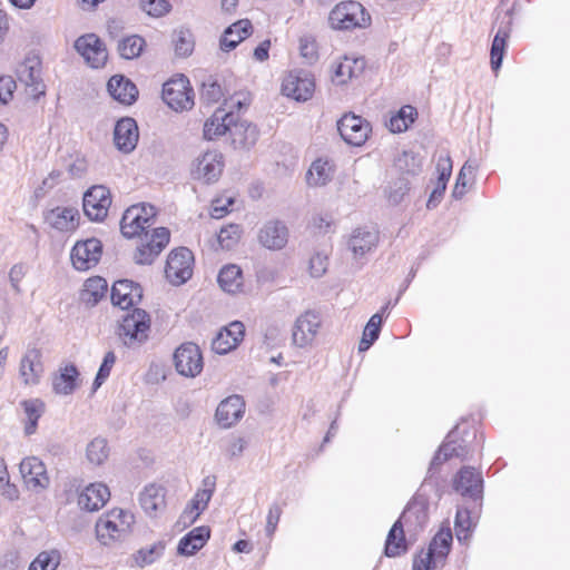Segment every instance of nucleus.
<instances>
[{"instance_id":"obj_1","label":"nucleus","mask_w":570,"mask_h":570,"mask_svg":"<svg viewBox=\"0 0 570 570\" xmlns=\"http://www.w3.org/2000/svg\"><path fill=\"white\" fill-rule=\"evenodd\" d=\"M136 518L132 511L112 508L104 512L96 521L95 534L104 547H114L124 542L132 532Z\"/></svg>"},{"instance_id":"obj_2","label":"nucleus","mask_w":570,"mask_h":570,"mask_svg":"<svg viewBox=\"0 0 570 570\" xmlns=\"http://www.w3.org/2000/svg\"><path fill=\"white\" fill-rule=\"evenodd\" d=\"M327 23L334 31H353L368 28L372 23V18L362 3L346 0L336 3L331 9Z\"/></svg>"},{"instance_id":"obj_3","label":"nucleus","mask_w":570,"mask_h":570,"mask_svg":"<svg viewBox=\"0 0 570 570\" xmlns=\"http://www.w3.org/2000/svg\"><path fill=\"white\" fill-rule=\"evenodd\" d=\"M224 168V155L217 149H207L191 159L188 173L194 183L200 186H210L220 179Z\"/></svg>"},{"instance_id":"obj_4","label":"nucleus","mask_w":570,"mask_h":570,"mask_svg":"<svg viewBox=\"0 0 570 570\" xmlns=\"http://www.w3.org/2000/svg\"><path fill=\"white\" fill-rule=\"evenodd\" d=\"M452 539V532L449 528L441 529L429 548L415 556L412 570H435L443 567L451 549Z\"/></svg>"},{"instance_id":"obj_5","label":"nucleus","mask_w":570,"mask_h":570,"mask_svg":"<svg viewBox=\"0 0 570 570\" xmlns=\"http://www.w3.org/2000/svg\"><path fill=\"white\" fill-rule=\"evenodd\" d=\"M323 327V316L315 309L301 313L292 326V344L298 348L312 347Z\"/></svg>"},{"instance_id":"obj_6","label":"nucleus","mask_w":570,"mask_h":570,"mask_svg":"<svg viewBox=\"0 0 570 570\" xmlns=\"http://www.w3.org/2000/svg\"><path fill=\"white\" fill-rule=\"evenodd\" d=\"M315 91V79L312 72L304 69H292L282 77L281 92L295 101L309 100Z\"/></svg>"},{"instance_id":"obj_7","label":"nucleus","mask_w":570,"mask_h":570,"mask_svg":"<svg viewBox=\"0 0 570 570\" xmlns=\"http://www.w3.org/2000/svg\"><path fill=\"white\" fill-rule=\"evenodd\" d=\"M156 208L150 204H136L128 207L121 218L120 229L125 237H138L154 223Z\"/></svg>"},{"instance_id":"obj_8","label":"nucleus","mask_w":570,"mask_h":570,"mask_svg":"<svg viewBox=\"0 0 570 570\" xmlns=\"http://www.w3.org/2000/svg\"><path fill=\"white\" fill-rule=\"evenodd\" d=\"M150 316L140 308L134 309L124 317L120 325V336L127 346H135L145 343L149 337Z\"/></svg>"},{"instance_id":"obj_9","label":"nucleus","mask_w":570,"mask_h":570,"mask_svg":"<svg viewBox=\"0 0 570 570\" xmlns=\"http://www.w3.org/2000/svg\"><path fill=\"white\" fill-rule=\"evenodd\" d=\"M163 99L175 111L191 109L194 106V92L188 78L180 75L163 86Z\"/></svg>"},{"instance_id":"obj_10","label":"nucleus","mask_w":570,"mask_h":570,"mask_svg":"<svg viewBox=\"0 0 570 570\" xmlns=\"http://www.w3.org/2000/svg\"><path fill=\"white\" fill-rule=\"evenodd\" d=\"M43 219L51 229L61 234H71L79 227L81 216L76 205L60 204L47 209Z\"/></svg>"},{"instance_id":"obj_11","label":"nucleus","mask_w":570,"mask_h":570,"mask_svg":"<svg viewBox=\"0 0 570 570\" xmlns=\"http://www.w3.org/2000/svg\"><path fill=\"white\" fill-rule=\"evenodd\" d=\"M41 60L38 56H28L17 68V77L26 86L29 97L38 100L46 94V86L41 77Z\"/></svg>"},{"instance_id":"obj_12","label":"nucleus","mask_w":570,"mask_h":570,"mask_svg":"<svg viewBox=\"0 0 570 570\" xmlns=\"http://www.w3.org/2000/svg\"><path fill=\"white\" fill-rule=\"evenodd\" d=\"M174 365L176 372L187 379L198 376L204 368L203 354L195 343H184L174 353Z\"/></svg>"},{"instance_id":"obj_13","label":"nucleus","mask_w":570,"mask_h":570,"mask_svg":"<svg viewBox=\"0 0 570 570\" xmlns=\"http://www.w3.org/2000/svg\"><path fill=\"white\" fill-rule=\"evenodd\" d=\"M193 267L194 256L188 248L180 247L174 249L167 258L165 268L166 278L173 285H181L191 277Z\"/></svg>"},{"instance_id":"obj_14","label":"nucleus","mask_w":570,"mask_h":570,"mask_svg":"<svg viewBox=\"0 0 570 570\" xmlns=\"http://www.w3.org/2000/svg\"><path fill=\"white\" fill-rule=\"evenodd\" d=\"M111 205V195L104 185L91 186L82 198V208L85 215L91 222H102L107 216Z\"/></svg>"},{"instance_id":"obj_15","label":"nucleus","mask_w":570,"mask_h":570,"mask_svg":"<svg viewBox=\"0 0 570 570\" xmlns=\"http://www.w3.org/2000/svg\"><path fill=\"white\" fill-rule=\"evenodd\" d=\"M102 255V244L98 238L78 240L70 250L72 266L80 272L95 267Z\"/></svg>"},{"instance_id":"obj_16","label":"nucleus","mask_w":570,"mask_h":570,"mask_svg":"<svg viewBox=\"0 0 570 570\" xmlns=\"http://www.w3.org/2000/svg\"><path fill=\"white\" fill-rule=\"evenodd\" d=\"M19 470L28 490L39 493L49 487L50 478L45 463L40 459L36 456L24 458L20 462Z\"/></svg>"},{"instance_id":"obj_17","label":"nucleus","mask_w":570,"mask_h":570,"mask_svg":"<svg viewBox=\"0 0 570 570\" xmlns=\"http://www.w3.org/2000/svg\"><path fill=\"white\" fill-rule=\"evenodd\" d=\"M379 242L380 234L376 228L357 227L347 239V249L354 261L361 262L377 247Z\"/></svg>"},{"instance_id":"obj_18","label":"nucleus","mask_w":570,"mask_h":570,"mask_svg":"<svg viewBox=\"0 0 570 570\" xmlns=\"http://www.w3.org/2000/svg\"><path fill=\"white\" fill-rule=\"evenodd\" d=\"M413 518L419 519L417 512L409 508L391 528L385 542L387 557H399L407 551L404 527L409 530Z\"/></svg>"},{"instance_id":"obj_19","label":"nucleus","mask_w":570,"mask_h":570,"mask_svg":"<svg viewBox=\"0 0 570 570\" xmlns=\"http://www.w3.org/2000/svg\"><path fill=\"white\" fill-rule=\"evenodd\" d=\"M337 129L345 142L362 146L372 130L367 120L356 115H344L337 122Z\"/></svg>"},{"instance_id":"obj_20","label":"nucleus","mask_w":570,"mask_h":570,"mask_svg":"<svg viewBox=\"0 0 570 570\" xmlns=\"http://www.w3.org/2000/svg\"><path fill=\"white\" fill-rule=\"evenodd\" d=\"M76 51L91 68L105 66L108 52L105 43L95 33H87L75 41Z\"/></svg>"},{"instance_id":"obj_21","label":"nucleus","mask_w":570,"mask_h":570,"mask_svg":"<svg viewBox=\"0 0 570 570\" xmlns=\"http://www.w3.org/2000/svg\"><path fill=\"white\" fill-rule=\"evenodd\" d=\"M214 490L215 482L212 479L206 478L203 481V488L196 491L190 502L181 513L179 523H183L184 527L195 523L200 514L207 509Z\"/></svg>"},{"instance_id":"obj_22","label":"nucleus","mask_w":570,"mask_h":570,"mask_svg":"<svg viewBox=\"0 0 570 570\" xmlns=\"http://www.w3.org/2000/svg\"><path fill=\"white\" fill-rule=\"evenodd\" d=\"M45 373L42 353L37 347L28 348L19 364V377L24 386H36Z\"/></svg>"},{"instance_id":"obj_23","label":"nucleus","mask_w":570,"mask_h":570,"mask_svg":"<svg viewBox=\"0 0 570 570\" xmlns=\"http://www.w3.org/2000/svg\"><path fill=\"white\" fill-rule=\"evenodd\" d=\"M365 68V60L355 55H345L333 61L331 80L334 85L343 86L358 77Z\"/></svg>"},{"instance_id":"obj_24","label":"nucleus","mask_w":570,"mask_h":570,"mask_svg":"<svg viewBox=\"0 0 570 570\" xmlns=\"http://www.w3.org/2000/svg\"><path fill=\"white\" fill-rule=\"evenodd\" d=\"M110 490L104 482H92L78 490L77 504L81 510L95 512L106 505Z\"/></svg>"},{"instance_id":"obj_25","label":"nucleus","mask_w":570,"mask_h":570,"mask_svg":"<svg viewBox=\"0 0 570 570\" xmlns=\"http://www.w3.org/2000/svg\"><path fill=\"white\" fill-rule=\"evenodd\" d=\"M245 326L242 322L234 321L220 328L212 341V350L219 355H225L235 350L243 341Z\"/></svg>"},{"instance_id":"obj_26","label":"nucleus","mask_w":570,"mask_h":570,"mask_svg":"<svg viewBox=\"0 0 570 570\" xmlns=\"http://www.w3.org/2000/svg\"><path fill=\"white\" fill-rule=\"evenodd\" d=\"M139 140V129L136 120L130 117L119 119L114 128L115 147L122 154L132 153Z\"/></svg>"},{"instance_id":"obj_27","label":"nucleus","mask_w":570,"mask_h":570,"mask_svg":"<svg viewBox=\"0 0 570 570\" xmlns=\"http://www.w3.org/2000/svg\"><path fill=\"white\" fill-rule=\"evenodd\" d=\"M257 239L266 249L281 250L288 242V229L281 220H268L259 228Z\"/></svg>"},{"instance_id":"obj_28","label":"nucleus","mask_w":570,"mask_h":570,"mask_svg":"<svg viewBox=\"0 0 570 570\" xmlns=\"http://www.w3.org/2000/svg\"><path fill=\"white\" fill-rule=\"evenodd\" d=\"M79 375L75 364H61L51 377L53 393L59 396L71 395L80 385Z\"/></svg>"},{"instance_id":"obj_29","label":"nucleus","mask_w":570,"mask_h":570,"mask_svg":"<svg viewBox=\"0 0 570 570\" xmlns=\"http://www.w3.org/2000/svg\"><path fill=\"white\" fill-rule=\"evenodd\" d=\"M336 165L328 157H318L313 160L305 174V183L311 188H321L328 185L335 175Z\"/></svg>"},{"instance_id":"obj_30","label":"nucleus","mask_w":570,"mask_h":570,"mask_svg":"<svg viewBox=\"0 0 570 570\" xmlns=\"http://www.w3.org/2000/svg\"><path fill=\"white\" fill-rule=\"evenodd\" d=\"M245 402L239 395H230L220 401L216 409L215 419L223 429L234 426L244 415Z\"/></svg>"},{"instance_id":"obj_31","label":"nucleus","mask_w":570,"mask_h":570,"mask_svg":"<svg viewBox=\"0 0 570 570\" xmlns=\"http://www.w3.org/2000/svg\"><path fill=\"white\" fill-rule=\"evenodd\" d=\"M142 289L139 284L129 279H119L111 288V302L121 309H127L140 302Z\"/></svg>"},{"instance_id":"obj_32","label":"nucleus","mask_w":570,"mask_h":570,"mask_svg":"<svg viewBox=\"0 0 570 570\" xmlns=\"http://www.w3.org/2000/svg\"><path fill=\"white\" fill-rule=\"evenodd\" d=\"M139 503L149 518H157L166 508V490L163 485L147 484L139 494Z\"/></svg>"},{"instance_id":"obj_33","label":"nucleus","mask_w":570,"mask_h":570,"mask_svg":"<svg viewBox=\"0 0 570 570\" xmlns=\"http://www.w3.org/2000/svg\"><path fill=\"white\" fill-rule=\"evenodd\" d=\"M234 118L233 112L226 111L223 108L216 109L204 122L203 138L207 141L219 139L222 136L229 132Z\"/></svg>"},{"instance_id":"obj_34","label":"nucleus","mask_w":570,"mask_h":570,"mask_svg":"<svg viewBox=\"0 0 570 570\" xmlns=\"http://www.w3.org/2000/svg\"><path fill=\"white\" fill-rule=\"evenodd\" d=\"M107 90L114 100L124 106H131L138 98L136 85L122 75L112 76L107 82Z\"/></svg>"},{"instance_id":"obj_35","label":"nucleus","mask_w":570,"mask_h":570,"mask_svg":"<svg viewBox=\"0 0 570 570\" xmlns=\"http://www.w3.org/2000/svg\"><path fill=\"white\" fill-rule=\"evenodd\" d=\"M229 138L235 149L247 150L256 144L258 129L250 122L245 120L237 121L236 118H234L229 129Z\"/></svg>"},{"instance_id":"obj_36","label":"nucleus","mask_w":570,"mask_h":570,"mask_svg":"<svg viewBox=\"0 0 570 570\" xmlns=\"http://www.w3.org/2000/svg\"><path fill=\"white\" fill-rule=\"evenodd\" d=\"M210 538V529L206 525L196 527L186 533L177 544V553L183 557L195 556Z\"/></svg>"},{"instance_id":"obj_37","label":"nucleus","mask_w":570,"mask_h":570,"mask_svg":"<svg viewBox=\"0 0 570 570\" xmlns=\"http://www.w3.org/2000/svg\"><path fill=\"white\" fill-rule=\"evenodd\" d=\"M253 32L252 22L248 19H242L230 24L222 35L219 48L224 52L234 50L242 41L247 39Z\"/></svg>"},{"instance_id":"obj_38","label":"nucleus","mask_w":570,"mask_h":570,"mask_svg":"<svg viewBox=\"0 0 570 570\" xmlns=\"http://www.w3.org/2000/svg\"><path fill=\"white\" fill-rule=\"evenodd\" d=\"M438 179L426 203L428 208H434L440 203L446 189L448 181L452 174V160L450 156H441L436 164Z\"/></svg>"},{"instance_id":"obj_39","label":"nucleus","mask_w":570,"mask_h":570,"mask_svg":"<svg viewBox=\"0 0 570 570\" xmlns=\"http://www.w3.org/2000/svg\"><path fill=\"white\" fill-rule=\"evenodd\" d=\"M481 487L480 473L472 468H463L454 480V488L462 495L476 498L481 492Z\"/></svg>"},{"instance_id":"obj_40","label":"nucleus","mask_w":570,"mask_h":570,"mask_svg":"<svg viewBox=\"0 0 570 570\" xmlns=\"http://www.w3.org/2000/svg\"><path fill=\"white\" fill-rule=\"evenodd\" d=\"M219 287L228 294H237L243 291L244 277L239 266L229 264L224 266L217 277Z\"/></svg>"},{"instance_id":"obj_41","label":"nucleus","mask_w":570,"mask_h":570,"mask_svg":"<svg viewBox=\"0 0 570 570\" xmlns=\"http://www.w3.org/2000/svg\"><path fill=\"white\" fill-rule=\"evenodd\" d=\"M110 445L107 439L96 436L90 440L85 448V458L89 465L97 468L102 466L110 456Z\"/></svg>"},{"instance_id":"obj_42","label":"nucleus","mask_w":570,"mask_h":570,"mask_svg":"<svg viewBox=\"0 0 570 570\" xmlns=\"http://www.w3.org/2000/svg\"><path fill=\"white\" fill-rule=\"evenodd\" d=\"M417 118V110L411 105L402 106L396 112L392 114L387 128L393 134L406 131Z\"/></svg>"},{"instance_id":"obj_43","label":"nucleus","mask_w":570,"mask_h":570,"mask_svg":"<svg viewBox=\"0 0 570 570\" xmlns=\"http://www.w3.org/2000/svg\"><path fill=\"white\" fill-rule=\"evenodd\" d=\"M24 413V433L31 435L36 432L38 421L45 412V403L40 399H30L21 402Z\"/></svg>"},{"instance_id":"obj_44","label":"nucleus","mask_w":570,"mask_h":570,"mask_svg":"<svg viewBox=\"0 0 570 570\" xmlns=\"http://www.w3.org/2000/svg\"><path fill=\"white\" fill-rule=\"evenodd\" d=\"M107 288L108 284L105 278L90 277L83 284L81 299L88 305H95L106 295Z\"/></svg>"},{"instance_id":"obj_45","label":"nucleus","mask_w":570,"mask_h":570,"mask_svg":"<svg viewBox=\"0 0 570 570\" xmlns=\"http://www.w3.org/2000/svg\"><path fill=\"white\" fill-rule=\"evenodd\" d=\"M164 551L165 543L161 541L155 542L149 547H144L131 556L132 566L140 569L150 566L161 558Z\"/></svg>"},{"instance_id":"obj_46","label":"nucleus","mask_w":570,"mask_h":570,"mask_svg":"<svg viewBox=\"0 0 570 570\" xmlns=\"http://www.w3.org/2000/svg\"><path fill=\"white\" fill-rule=\"evenodd\" d=\"M509 37L510 30L507 28H500L493 38L490 56L491 67L494 71H498L502 65Z\"/></svg>"},{"instance_id":"obj_47","label":"nucleus","mask_w":570,"mask_h":570,"mask_svg":"<svg viewBox=\"0 0 570 570\" xmlns=\"http://www.w3.org/2000/svg\"><path fill=\"white\" fill-rule=\"evenodd\" d=\"M173 47L176 56L188 57L194 51L195 40L191 31L186 28H178L173 32Z\"/></svg>"},{"instance_id":"obj_48","label":"nucleus","mask_w":570,"mask_h":570,"mask_svg":"<svg viewBox=\"0 0 570 570\" xmlns=\"http://www.w3.org/2000/svg\"><path fill=\"white\" fill-rule=\"evenodd\" d=\"M480 164L478 159L469 158L463 166L461 167L454 188L452 190V196L456 199L462 198L465 195L466 186H468V176H473L479 169Z\"/></svg>"},{"instance_id":"obj_49","label":"nucleus","mask_w":570,"mask_h":570,"mask_svg":"<svg viewBox=\"0 0 570 570\" xmlns=\"http://www.w3.org/2000/svg\"><path fill=\"white\" fill-rule=\"evenodd\" d=\"M382 323L383 317L380 313H375L374 315L371 316L367 324L365 325L362 338L358 344L360 352L367 351L371 347V345L377 340Z\"/></svg>"},{"instance_id":"obj_50","label":"nucleus","mask_w":570,"mask_h":570,"mask_svg":"<svg viewBox=\"0 0 570 570\" xmlns=\"http://www.w3.org/2000/svg\"><path fill=\"white\" fill-rule=\"evenodd\" d=\"M242 227L237 224H229L220 228L216 235V242L222 249H232L240 240Z\"/></svg>"},{"instance_id":"obj_51","label":"nucleus","mask_w":570,"mask_h":570,"mask_svg":"<svg viewBox=\"0 0 570 570\" xmlns=\"http://www.w3.org/2000/svg\"><path fill=\"white\" fill-rule=\"evenodd\" d=\"M60 560L61 556L58 550L42 551L33 559L28 570H56Z\"/></svg>"},{"instance_id":"obj_52","label":"nucleus","mask_w":570,"mask_h":570,"mask_svg":"<svg viewBox=\"0 0 570 570\" xmlns=\"http://www.w3.org/2000/svg\"><path fill=\"white\" fill-rule=\"evenodd\" d=\"M144 46L145 40L140 36L134 35L124 38L118 43V51L122 58L134 59L141 53Z\"/></svg>"},{"instance_id":"obj_53","label":"nucleus","mask_w":570,"mask_h":570,"mask_svg":"<svg viewBox=\"0 0 570 570\" xmlns=\"http://www.w3.org/2000/svg\"><path fill=\"white\" fill-rule=\"evenodd\" d=\"M472 520L470 512L465 509H460L455 518V535L458 541L468 542L472 531Z\"/></svg>"},{"instance_id":"obj_54","label":"nucleus","mask_w":570,"mask_h":570,"mask_svg":"<svg viewBox=\"0 0 570 570\" xmlns=\"http://www.w3.org/2000/svg\"><path fill=\"white\" fill-rule=\"evenodd\" d=\"M139 8L149 17L161 18L171 10L168 0H138Z\"/></svg>"},{"instance_id":"obj_55","label":"nucleus","mask_w":570,"mask_h":570,"mask_svg":"<svg viewBox=\"0 0 570 570\" xmlns=\"http://www.w3.org/2000/svg\"><path fill=\"white\" fill-rule=\"evenodd\" d=\"M235 203V197L230 193L218 195L210 206V215L213 218L219 219L226 216Z\"/></svg>"},{"instance_id":"obj_56","label":"nucleus","mask_w":570,"mask_h":570,"mask_svg":"<svg viewBox=\"0 0 570 570\" xmlns=\"http://www.w3.org/2000/svg\"><path fill=\"white\" fill-rule=\"evenodd\" d=\"M299 56L308 65L314 63L318 59L317 43L312 36H302L298 40Z\"/></svg>"},{"instance_id":"obj_57","label":"nucleus","mask_w":570,"mask_h":570,"mask_svg":"<svg viewBox=\"0 0 570 570\" xmlns=\"http://www.w3.org/2000/svg\"><path fill=\"white\" fill-rule=\"evenodd\" d=\"M153 244L144 238L134 254V261L137 264L147 265L151 264L155 258L159 255L158 252L153 248Z\"/></svg>"},{"instance_id":"obj_58","label":"nucleus","mask_w":570,"mask_h":570,"mask_svg":"<svg viewBox=\"0 0 570 570\" xmlns=\"http://www.w3.org/2000/svg\"><path fill=\"white\" fill-rule=\"evenodd\" d=\"M116 363V355L114 352H108L105 354L104 361L98 370V373L94 381V390L99 389L106 380L109 377L110 372Z\"/></svg>"},{"instance_id":"obj_59","label":"nucleus","mask_w":570,"mask_h":570,"mask_svg":"<svg viewBox=\"0 0 570 570\" xmlns=\"http://www.w3.org/2000/svg\"><path fill=\"white\" fill-rule=\"evenodd\" d=\"M409 183L404 178H399L390 184L386 189V197L391 204H399L409 191Z\"/></svg>"},{"instance_id":"obj_60","label":"nucleus","mask_w":570,"mask_h":570,"mask_svg":"<svg viewBox=\"0 0 570 570\" xmlns=\"http://www.w3.org/2000/svg\"><path fill=\"white\" fill-rule=\"evenodd\" d=\"M169 237V230L165 227L155 228L150 235H145V238L153 244V248H155L158 254L167 246Z\"/></svg>"},{"instance_id":"obj_61","label":"nucleus","mask_w":570,"mask_h":570,"mask_svg":"<svg viewBox=\"0 0 570 570\" xmlns=\"http://www.w3.org/2000/svg\"><path fill=\"white\" fill-rule=\"evenodd\" d=\"M327 256L322 253L314 254L308 264L309 274L313 277H321L325 274L327 269Z\"/></svg>"},{"instance_id":"obj_62","label":"nucleus","mask_w":570,"mask_h":570,"mask_svg":"<svg viewBox=\"0 0 570 570\" xmlns=\"http://www.w3.org/2000/svg\"><path fill=\"white\" fill-rule=\"evenodd\" d=\"M282 515V508L278 504H272L266 517L265 531L267 537L272 538L277 529L278 521Z\"/></svg>"},{"instance_id":"obj_63","label":"nucleus","mask_w":570,"mask_h":570,"mask_svg":"<svg viewBox=\"0 0 570 570\" xmlns=\"http://www.w3.org/2000/svg\"><path fill=\"white\" fill-rule=\"evenodd\" d=\"M16 81L10 76H0V102L7 104L11 100L16 90Z\"/></svg>"},{"instance_id":"obj_64","label":"nucleus","mask_w":570,"mask_h":570,"mask_svg":"<svg viewBox=\"0 0 570 570\" xmlns=\"http://www.w3.org/2000/svg\"><path fill=\"white\" fill-rule=\"evenodd\" d=\"M28 272V267L24 264H16L11 267L9 272V279L11 283L12 288L16 292H20V283L24 278L26 274Z\"/></svg>"}]
</instances>
